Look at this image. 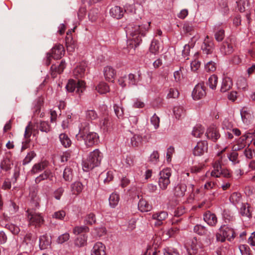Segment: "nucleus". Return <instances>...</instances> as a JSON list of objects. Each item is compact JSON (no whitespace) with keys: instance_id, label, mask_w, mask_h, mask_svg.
I'll list each match as a JSON object with an SVG mask.
<instances>
[{"instance_id":"1","label":"nucleus","mask_w":255,"mask_h":255,"mask_svg":"<svg viewBox=\"0 0 255 255\" xmlns=\"http://www.w3.org/2000/svg\"><path fill=\"white\" fill-rule=\"evenodd\" d=\"M103 157V153L99 149H96L90 152L87 158L83 162L84 171L87 172L98 166L101 164Z\"/></svg>"},{"instance_id":"2","label":"nucleus","mask_w":255,"mask_h":255,"mask_svg":"<svg viewBox=\"0 0 255 255\" xmlns=\"http://www.w3.org/2000/svg\"><path fill=\"white\" fill-rule=\"evenodd\" d=\"M235 237L236 234L234 229L225 225L222 226L216 234V241L222 243L225 242L226 239L231 242Z\"/></svg>"},{"instance_id":"3","label":"nucleus","mask_w":255,"mask_h":255,"mask_svg":"<svg viewBox=\"0 0 255 255\" xmlns=\"http://www.w3.org/2000/svg\"><path fill=\"white\" fill-rule=\"evenodd\" d=\"M76 138L78 140H84L85 144L88 147L92 146L98 143L99 135L95 132H89L85 133L80 130L79 134L76 135Z\"/></svg>"},{"instance_id":"4","label":"nucleus","mask_w":255,"mask_h":255,"mask_svg":"<svg viewBox=\"0 0 255 255\" xmlns=\"http://www.w3.org/2000/svg\"><path fill=\"white\" fill-rule=\"evenodd\" d=\"M26 213L29 226L39 228L44 224V219L41 213L30 209L27 210Z\"/></svg>"},{"instance_id":"5","label":"nucleus","mask_w":255,"mask_h":255,"mask_svg":"<svg viewBox=\"0 0 255 255\" xmlns=\"http://www.w3.org/2000/svg\"><path fill=\"white\" fill-rule=\"evenodd\" d=\"M171 176V170L170 168L163 169L159 172L158 183L161 190H165L167 188L170 183Z\"/></svg>"},{"instance_id":"6","label":"nucleus","mask_w":255,"mask_h":255,"mask_svg":"<svg viewBox=\"0 0 255 255\" xmlns=\"http://www.w3.org/2000/svg\"><path fill=\"white\" fill-rule=\"evenodd\" d=\"M67 90L69 92H75L80 94L85 89V83L84 81H75L73 79L69 80L66 87Z\"/></svg>"},{"instance_id":"7","label":"nucleus","mask_w":255,"mask_h":255,"mask_svg":"<svg viewBox=\"0 0 255 255\" xmlns=\"http://www.w3.org/2000/svg\"><path fill=\"white\" fill-rule=\"evenodd\" d=\"M36 241L35 236L31 234H27L24 237L20 247L25 253L28 254L33 250Z\"/></svg>"},{"instance_id":"8","label":"nucleus","mask_w":255,"mask_h":255,"mask_svg":"<svg viewBox=\"0 0 255 255\" xmlns=\"http://www.w3.org/2000/svg\"><path fill=\"white\" fill-rule=\"evenodd\" d=\"M221 163V159H219L215 161L213 163V170L210 173V175L212 177L218 178L220 177L221 175H223L225 177L229 176L230 174L228 171L222 168Z\"/></svg>"},{"instance_id":"9","label":"nucleus","mask_w":255,"mask_h":255,"mask_svg":"<svg viewBox=\"0 0 255 255\" xmlns=\"http://www.w3.org/2000/svg\"><path fill=\"white\" fill-rule=\"evenodd\" d=\"M64 53L65 50L62 45H56L51 49V54H47L46 64L48 65L50 64L51 57L56 59H60L64 55Z\"/></svg>"},{"instance_id":"10","label":"nucleus","mask_w":255,"mask_h":255,"mask_svg":"<svg viewBox=\"0 0 255 255\" xmlns=\"http://www.w3.org/2000/svg\"><path fill=\"white\" fill-rule=\"evenodd\" d=\"M140 33H128L127 38L128 46L131 48H135L139 44L141 41L140 36Z\"/></svg>"},{"instance_id":"11","label":"nucleus","mask_w":255,"mask_h":255,"mask_svg":"<svg viewBox=\"0 0 255 255\" xmlns=\"http://www.w3.org/2000/svg\"><path fill=\"white\" fill-rule=\"evenodd\" d=\"M88 71L87 64L85 62L79 63L73 70L74 76L78 78L84 77Z\"/></svg>"},{"instance_id":"12","label":"nucleus","mask_w":255,"mask_h":255,"mask_svg":"<svg viewBox=\"0 0 255 255\" xmlns=\"http://www.w3.org/2000/svg\"><path fill=\"white\" fill-rule=\"evenodd\" d=\"M208 151V143L206 141H199L193 150L195 156H201Z\"/></svg>"},{"instance_id":"13","label":"nucleus","mask_w":255,"mask_h":255,"mask_svg":"<svg viewBox=\"0 0 255 255\" xmlns=\"http://www.w3.org/2000/svg\"><path fill=\"white\" fill-rule=\"evenodd\" d=\"M192 97L194 100H199L203 98L206 95V92L203 84L196 85L192 92Z\"/></svg>"},{"instance_id":"14","label":"nucleus","mask_w":255,"mask_h":255,"mask_svg":"<svg viewBox=\"0 0 255 255\" xmlns=\"http://www.w3.org/2000/svg\"><path fill=\"white\" fill-rule=\"evenodd\" d=\"M204 221L210 226H215L218 222L216 215L209 211L206 212L203 215Z\"/></svg>"},{"instance_id":"15","label":"nucleus","mask_w":255,"mask_h":255,"mask_svg":"<svg viewBox=\"0 0 255 255\" xmlns=\"http://www.w3.org/2000/svg\"><path fill=\"white\" fill-rule=\"evenodd\" d=\"M207 137L212 140L216 141L220 137V134L217 128L215 126H211L208 129L206 132Z\"/></svg>"},{"instance_id":"16","label":"nucleus","mask_w":255,"mask_h":255,"mask_svg":"<svg viewBox=\"0 0 255 255\" xmlns=\"http://www.w3.org/2000/svg\"><path fill=\"white\" fill-rule=\"evenodd\" d=\"M203 52L207 55L211 54L214 50V44L208 36H206L201 46Z\"/></svg>"},{"instance_id":"17","label":"nucleus","mask_w":255,"mask_h":255,"mask_svg":"<svg viewBox=\"0 0 255 255\" xmlns=\"http://www.w3.org/2000/svg\"><path fill=\"white\" fill-rule=\"evenodd\" d=\"M190 248L189 249V253L190 255H198L202 251L200 244L196 239L194 238L190 243Z\"/></svg>"},{"instance_id":"18","label":"nucleus","mask_w":255,"mask_h":255,"mask_svg":"<svg viewBox=\"0 0 255 255\" xmlns=\"http://www.w3.org/2000/svg\"><path fill=\"white\" fill-rule=\"evenodd\" d=\"M66 66L65 61H61L59 65L53 64L51 67V75L53 78L57 77L58 74H61Z\"/></svg>"},{"instance_id":"19","label":"nucleus","mask_w":255,"mask_h":255,"mask_svg":"<svg viewBox=\"0 0 255 255\" xmlns=\"http://www.w3.org/2000/svg\"><path fill=\"white\" fill-rule=\"evenodd\" d=\"M105 246L101 242H97L93 246L91 255H106Z\"/></svg>"},{"instance_id":"20","label":"nucleus","mask_w":255,"mask_h":255,"mask_svg":"<svg viewBox=\"0 0 255 255\" xmlns=\"http://www.w3.org/2000/svg\"><path fill=\"white\" fill-rule=\"evenodd\" d=\"M104 75L105 79L108 81L113 82L116 77V70L111 66H106L104 69Z\"/></svg>"},{"instance_id":"21","label":"nucleus","mask_w":255,"mask_h":255,"mask_svg":"<svg viewBox=\"0 0 255 255\" xmlns=\"http://www.w3.org/2000/svg\"><path fill=\"white\" fill-rule=\"evenodd\" d=\"M168 217V214L166 212L161 211L153 214L152 218L157 220L155 223L156 225L160 226L162 224V221L165 220Z\"/></svg>"},{"instance_id":"22","label":"nucleus","mask_w":255,"mask_h":255,"mask_svg":"<svg viewBox=\"0 0 255 255\" xmlns=\"http://www.w3.org/2000/svg\"><path fill=\"white\" fill-rule=\"evenodd\" d=\"M124 10L123 9L118 6L112 7L110 10V15L117 19L121 18L124 15Z\"/></svg>"},{"instance_id":"23","label":"nucleus","mask_w":255,"mask_h":255,"mask_svg":"<svg viewBox=\"0 0 255 255\" xmlns=\"http://www.w3.org/2000/svg\"><path fill=\"white\" fill-rule=\"evenodd\" d=\"M241 115L244 123L249 125L251 123L253 116L246 108H243L241 112Z\"/></svg>"},{"instance_id":"24","label":"nucleus","mask_w":255,"mask_h":255,"mask_svg":"<svg viewBox=\"0 0 255 255\" xmlns=\"http://www.w3.org/2000/svg\"><path fill=\"white\" fill-rule=\"evenodd\" d=\"M101 129L104 132H108L111 129V123L108 117L101 119L100 123Z\"/></svg>"},{"instance_id":"25","label":"nucleus","mask_w":255,"mask_h":255,"mask_svg":"<svg viewBox=\"0 0 255 255\" xmlns=\"http://www.w3.org/2000/svg\"><path fill=\"white\" fill-rule=\"evenodd\" d=\"M70 188L72 194L77 196L82 192L84 186L81 182L76 181L71 185Z\"/></svg>"},{"instance_id":"26","label":"nucleus","mask_w":255,"mask_h":255,"mask_svg":"<svg viewBox=\"0 0 255 255\" xmlns=\"http://www.w3.org/2000/svg\"><path fill=\"white\" fill-rule=\"evenodd\" d=\"M244 146L243 145L241 146L234 145L233 147V149L234 151L230 154L229 155V158L234 164H236L239 162V160H238V153L236 151L241 149Z\"/></svg>"},{"instance_id":"27","label":"nucleus","mask_w":255,"mask_h":255,"mask_svg":"<svg viewBox=\"0 0 255 255\" xmlns=\"http://www.w3.org/2000/svg\"><path fill=\"white\" fill-rule=\"evenodd\" d=\"M51 241V239L46 235H44L39 238V248L41 250H45L50 247Z\"/></svg>"},{"instance_id":"28","label":"nucleus","mask_w":255,"mask_h":255,"mask_svg":"<svg viewBox=\"0 0 255 255\" xmlns=\"http://www.w3.org/2000/svg\"><path fill=\"white\" fill-rule=\"evenodd\" d=\"M47 162L46 161H42L35 164L32 167L30 172L31 174H35L42 171L47 166Z\"/></svg>"},{"instance_id":"29","label":"nucleus","mask_w":255,"mask_h":255,"mask_svg":"<svg viewBox=\"0 0 255 255\" xmlns=\"http://www.w3.org/2000/svg\"><path fill=\"white\" fill-rule=\"evenodd\" d=\"M240 213L242 216L251 218L252 215L250 205L248 203L242 204Z\"/></svg>"},{"instance_id":"30","label":"nucleus","mask_w":255,"mask_h":255,"mask_svg":"<svg viewBox=\"0 0 255 255\" xmlns=\"http://www.w3.org/2000/svg\"><path fill=\"white\" fill-rule=\"evenodd\" d=\"M232 85L231 79L229 77H225L223 79L220 90L222 92H226L232 88Z\"/></svg>"},{"instance_id":"31","label":"nucleus","mask_w":255,"mask_h":255,"mask_svg":"<svg viewBox=\"0 0 255 255\" xmlns=\"http://www.w3.org/2000/svg\"><path fill=\"white\" fill-rule=\"evenodd\" d=\"M138 209L142 212L149 211L152 209V206L145 200L141 199L138 203Z\"/></svg>"},{"instance_id":"32","label":"nucleus","mask_w":255,"mask_h":255,"mask_svg":"<svg viewBox=\"0 0 255 255\" xmlns=\"http://www.w3.org/2000/svg\"><path fill=\"white\" fill-rule=\"evenodd\" d=\"M53 177V176L51 171L49 170H46L42 174H40L35 178V182L36 183H38L41 181L47 178L49 179L50 180H52Z\"/></svg>"},{"instance_id":"33","label":"nucleus","mask_w":255,"mask_h":255,"mask_svg":"<svg viewBox=\"0 0 255 255\" xmlns=\"http://www.w3.org/2000/svg\"><path fill=\"white\" fill-rule=\"evenodd\" d=\"M66 36L65 37L66 44L67 46V50L69 51L72 52L74 50L75 45L74 44V41L73 40L71 34L72 33H66Z\"/></svg>"},{"instance_id":"34","label":"nucleus","mask_w":255,"mask_h":255,"mask_svg":"<svg viewBox=\"0 0 255 255\" xmlns=\"http://www.w3.org/2000/svg\"><path fill=\"white\" fill-rule=\"evenodd\" d=\"M242 200L241 194L238 192H234L230 197V202L234 205L239 204L242 202Z\"/></svg>"},{"instance_id":"35","label":"nucleus","mask_w":255,"mask_h":255,"mask_svg":"<svg viewBox=\"0 0 255 255\" xmlns=\"http://www.w3.org/2000/svg\"><path fill=\"white\" fill-rule=\"evenodd\" d=\"M114 110L115 113L119 119H123L124 118V109L122 104H114Z\"/></svg>"},{"instance_id":"36","label":"nucleus","mask_w":255,"mask_h":255,"mask_svg":"<svg viewBox=\"0 0 255 255\" xmlns=\"http://www.w3.org/2000/svg\"><path fill=\"white\" fill-rule=\"evenodd\" d=\"M204 133V128L201 125L195 126L192 132V134L195 137H201Z\"/></svg>"},{"instance_id":"37","label":"nucleus","mask_w":255,"mask_h":255,"mask_svg":"<svg viewBox=\"0 0 255 255\" xmlns=\"http://www.w3.org/2000/svg\"><path fill=\"white\" fill-rule=\"evenodd\" d=\"M109 204L112 208H115L119 203L120 196L119 194L116 193H113L110 196Z\"/></svg>"},{"instance_id":"38","label":"nucleus","mask_w":255,"mask_h":255,"mask_svg":"<svg viewBox=\"0 0 255 255\" xmlns=\"http://www.w3.org/2000/svg\"><path fill=\"white\" fill-rule=\"evenodd\" d=\"M96 90L100 94H103L109 92L110 88L106 83L102 82L96 86Z\"/></svg>"},{"instance_id":"39","label":"nucleus","mask_w":255,"mask_h":255,"mask_svg":"<svg viewBox=\"0 0 255 255\" xmlns=\"http://www.w3.org/2000/svg\"><path fill=\"white\" fill-rule=\"evenodd\" d=\"M59 139L61 144L65 147H68L71 144V140L65 133L60 134L59 135Z\"/></svg>"},{"instance_id":"40","label":"nucleus","mask_w":255,"mask_h":255,"mask_svg":"<svg viewBox=\"0 0 255 255\" xmlns=\"http://www.w3.org/2000/svg\"><path fill=\"white\" fill-rule=\"evenodd\" d=\"M221 51L224 55H229L233 53V46L227 42L224 43L221 47Z\"/></svg>"},{"instance_id":"41","label":"nucleus","mask_w":255,"mask_h":255,"mask_svg":"<svg viewBox=\"0 0 255 255\" xmlns=\"http://www.w3.org/2000/svg\"><path fill=\"white\" fill-rule=\"evenodd\" d=\"M218 83V77L215 75H211L208 79L207 85L212 90L216 88Z\"/></svg>"},{"instance_id":"42","label":"nucleus","mask_w":255,"mask_h":255,"mask_svg":"<svg viewBox=\"0 0 255 255\" xmlns=\"http://www.w3.org/2000/svg\"><path fill=\"white\" fill-rule=\"evenodd\" d=\"M187 190V186L184 183L179 184L175 188V192L177 196H183Z\"/></svg>"},{"instance_id":"43","label":"nucleus","mask_w":255,"mask_h":255,"mask_svg":"<svg viewBox=\"0 0 255 255\" xmlns=\"http://www.w3.org/2000/svg\"><path fill=\"white\" fill-rule=\"evenodd\" d=\"M142 143V137L138 134L134 135L130 139V143L132 146L137 147Z\"/></svg>"},{"instance_id":"44","label":"nucleus","mask_w":255,"mask_h":255,"mask_svg":"<svg viewBox=\"0 0 255 255\" xmlns=\"http://www.w3.org/2000/svg\"><path fill=\"white\" fill-rule=\"evenodd\" d=\"M37 128L42 132H48L51 130V127L47 122H41Z\"/></svg>"},{"instance_id":"45","label":"nucleus","mask_w":255,"mask_h":255,"mask_svg":"<svg viewBox=\"0 0 255 255\" xmlns=\"http://www.w3.org/2000/svg\"><path fill=\"white\" fill-rule=\"evenodd\" d=\"M159 49V43L157 40H152L149 47V51L151 53L156 54L158 53Z\"/></svg>"},{"instance_id":"46","label":"nucleus","mask_w":255,"mask_h":255,"mask_svg":"<svg viewBox=\"0 0 255 255\" xmlns=\"http://www.w3.org/2000/svg\"><path fill=\"white\" fill-rule=\"evenodd\" d=\"M174 116L176 119H180L184 116L185 111L183 107L176 106L173 109Z\"/></svg>"},{"instance_id":"47","label":"nucleus","mask_w":255,"mask_h":255,"mask_svg":"<svg viewBox=\"0 0 255 255\" xmlns=\"http://www.w3.org/2000/svg\"><path fill=\"white\" fill-rule=\"evenodd\" d=\"M194 231L195 233L200 235H206L207 232V229L203 226L200 225H197L194 228Z\"/></svg>"},{"instance_id":"48","label":"nucleus","mask_w":255,"mask_h":255,"mask_svg":"<svg viewBox=\"0 0 255 255\" xmlns=\"http://www.w3.org/2000/svg\"><path fill=\"white\" fill-rule=\"evenodd\" d=\"M87 241V237L85 235H81L78 237L75 241V244L77 247L84 246Z\"/></svg>"},{"instance_id":"49","label":"nucleus","mask_w":255,"mask_h":255,"mask_svg":"<svg viewBox=\"0 0 255 255\" xmlns=\"http://www.w3.org/2000/svg\"><path fill=\"white\" fill-rule=\"evenodd\" d=\"M7 206L8 211L11 215L15 214L18 210V207L11 201L9 202Z\"/></svg>"},{"instance_id":"50","label":"nucleus","mask_w":255,"mask_h":255,"mask_svg":"<svg viewBox=\"0 0 255 255\" xmlns=\"http://www.w3.org/2000/svg\"><path fill=\"white\" fill-rule=\"evenodd\" d=\"M70 239V235L68 233H65L59 236L56 242L59 244H62L68 241Z\"/></svg>"},{"instance_id":"51","label":"nucleus","mask_w":255,"mask_h":255,"mask_svg":"<svg viewBox=\"0 0 255 255\" xmlns=\"http://www.w3.org/2000/svg\"><path fill=\"white\" fill-rule=\"evenodd\" d=\"M36 155V154L34 151H31L28 152L23 160V165H26L29 163L33 158L35 157Z\"/></svg>"},{"instance_id":"52","label":"nucleus","mask_w":255,"mask_h":255,"mask_svg":"<svg viewBox=\"0 0 255 255\" xmlns=\"http://www.w3.org/2000/svg\"><path fill=\"white\" fill-rule=\"evenodd\" d=\"M89 228L86 226H76L73 229V232L75 235H78L84 232H88Z\"/></svg>"},{"instance_id":"53","label":"nucleus","mask_w":255,"mask_h":255,"mask_svg":"<svg viewBox=\"0 0 255 255\" xmlns=\"http://www.w3.org/2000/svg\"><path fill=\"white\" fill-rule=\"evenodd\" d=\"M63 176L66 181H69L71 180L72 178V172L71 168L70 167H66L63 171Z\"/></svg>"},{"instance_id":"54","label":"nucleus","mask_w":255,"mask_h":255,"mask_svg":"<svg viewBox=\"0 0 255 255\" xmlns=\"http://www.w3.org/2000/svg\"><path fill=\"white\" fill-rule=\"evenodd\" d=\"M96 222L95 215L92 213L87 215L85 218V222L88 225H93Z\"/></svg>"},{"instance_id":"55","label":"nucleus","mask_w":255,"mask_h":255,"mask_svg":"<svg viewBox=\"0 0 255 255\" xmlns=\"http://www.w3.org/2000/svg\"><path fill=\"white\" fill-rule=\"evenodd\" d=\"M239 248L242 255H251L250 249L248 245H241Z\"/></svg>"},{"instance_id":"56","label":"nucleus","mask_w":255,"mask_h":255,"mask_svg":"<svg viewBox=\"0 0 255 255\" xmlns=\"http://www.w3.org/2000/svg\"><path fill=\"white\" fill-rule=\"evenodd\" d=\"M66 216V213L64 210H60L54 213L52 218L57 220H63Z\"/></svg>"},{"instance_id":"57","label":"nucleus","mask_w":255,"mask_h":255,"mask_svg":"<svg viewBox=\"0 0 255 255\" xmlns=\"http://www.w3.org/2000/svg\"><path fill=\"white\" fill-rule=\"evenodd\" d=\"M6 228L14 235H17L20 232L19 227L12 224L6 225Z\"/></svg>"},{"instance_id":"58","label":"nucleus","mask_w":255,"mask_h":255,"mask_svg":"<svg viewBox=\"0 0 255 255\" xmlns=\"http://www.w3.org/2000/svg\"><path fill=\"white\" fill-rule=\"evenodd\" d=\"M179 231V228L177 227H173L166 231L165 234L168 237H172L178 233Z\"/></svg>"},{"instance_id":"59","label":"nucleus","mask_w":255,"mask_h":255,"mask_svg":"<svg viewBox=\"0 0 255 255\" xmlns=\"http://www.w3.org/2000/svg\"><path fill=\"white\" fill-rule=\"evenodd\" d=\"M244 154L248 159H252L255 154V150L251 148L247 147L244 151Z\"/></svg>"},{"instance_id":"60","label":"nucleus","mask_w":255,"mask_h":255,"mask_svg":"<svg viewBox=\"0 0 255 255\" xmlns=\"http://www.w3.org/2000/svg\"><path fill=\"white\" fill-rule=\"evenodd\" d=\"M159 118L157 117L155 114H154L150 119L151 124L154 126L155 129L158 128L159 126Z\"/></svg>"},{"instance_id":"61","label":"nucleus","mask_w":255,"mask_h":255,"mask_svg":"<svg viewBox=\"0 0 255 255\" xmlns=\"http://www.w3.org/2000/svg\"><path fill=\"white\" fill-rule=\"evenodd\" d=\"M205 70L208 72H213L216 70V64L211 61L207 63L205 66Z\"/></svg>"},{"instance_id":"62","label":"nucleus","mask_w":255,"mask_h":255,"mask_svg":"<svg viewBox=\"0 0 255 255\" xmlns=\"http://www.w3.org/2000/svg\"><path fill=\"white\" fill-rule=\"evenodd\" d=\"M159 154L157 151H153L150 154L149 160L153 163H156L159 161Z\"/></svg>"},{"instance_id":"63","label":"nucleus","mask_w":255,"mask_h":255,"mask_svg":"<svg viewBox=\"0 0 255 255\" xmlns=\"http://www.w3.org/2000/svg\"><path fill=\"white\" fill-rule=\"evenodd\" d=\"M98 115L94 110H89L86 112V118L91 120H94L97 118Z\"/></svg>"},{"instance_id":"64","label":"nucleus","mask_w":255,"mask_h":255,"mask_svg":"<svg viewBox=\"0 0 255 255\" xmlns=\"http://www.w3.org/2000/svg\"><path fill=\"white\" fill-rule=\"evenodd\" d=\"M200 66V62L197 60L192 61L190 63L191 69L193 71H196Z\"/></svg>"}]
</instances>
